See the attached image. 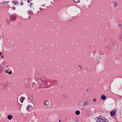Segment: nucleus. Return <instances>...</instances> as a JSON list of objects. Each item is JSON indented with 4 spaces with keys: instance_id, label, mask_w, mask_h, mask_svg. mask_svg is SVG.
<instances>
[{
    "instance_id": "f257e3e1",
    "label": "nucleus",
    "mask_w": 122,
    "mask_h": 122,
    "mask_svg": "<svg viewBox=\"0 0 122 122\" xmlns=\"http://www.w3.org/2000/svg\"><path fill=\"white\" fill-rule=\"evenodd\" d=\"M99 116L95 118V120L97 122H109L108 121L106 118H103L104 117Z\"/></svg>"
},
{
    "instance_id": "f03ea898",
    "label": "nucleus",
    "mask_w": 122,
    "mask_h": 122,
    "mask_svg": "<svg viewBox=\"0 0 122 122\" xmlns=\"http://www.w3.org/2000/svg\"><path fill=\"white\" fill-rule=\"evenodd\" d=\"M39 85L41 86V87H44L46 86L47 82L46 81H41V80H39L38 81Z\"/></svg>"
},
{
    "instance_id": "7ed1b4c3",
    "label": "nucleus",
    "mask_w": 122,
    "mask_h": 122,
    "mask_svg": "<svg viewBox=\"0 0 122 122\" xmlns=\"http://www.w3.org/2000/svg\"><path fill=\"white\" fill-rule=\"evenodd\" d=\"M33 106L29 105L27 106L26 110L28 112H30L33 110Z\"/></svg>"
},
{
    "instance_id": "20e7f679",
    "label": "nucleus",
    "mask_w": 122,
    "mask_h": 122,
    "mask_svg": "<svg viewBox=\"0 0 122 122\" xmlns=\"http://www.w3.org/2000/svg\"><path fill=\"white\" fill-rule=\"evenodd\" d=\"M10 18L11 21H14L16 19V16L14 14H12L10 15Z\"/></svg>"
},
{
    "instance_id": "39448f33",
    "label": "nucleus",
    "mask_w": 122,
    "mask_h": 122,
    "mask_svg": "<svg viewBox=\"0 0 122 122\" xmlns=\"http://www.w3.org/2000/svg\"><path fill=\"white\" fill-rule=\"evenodd\" d=\"M44 105L48 107V106L50 105H51L50 103V102H49V101L48 100H46L43 103Z\"/></svg>"
},
{
    "instance_id": "423d86ee",
    "label": "nucleus",
    "mask_w": 122,
    "mask_h": 122,
    "mask_svg": "<svg viewBox=\"0 0 122 122\" xmlns=\"http://www.w3.org/2000/svg\"><path fill=\"white\" fill-rule=\"evenodd\" d=\"M117 111V110L116 109L113 110L110 112L111 116H112L113 115H115L116 114V113Z\"/></svg>"
},
{
    "instance_id": "0eeeda50",
    "label": "nucleus",
    "mask_w": 122,
    "mask_h": 122,
    "mask_svg": "<svg viewBox=\"0 0 122 122\" xmlns=\"http://www.w3.org/2000/svg\"><path fill=\"white\" fill-rule=\"evenodd\" d=\"M112 4L113 6V7L114 8L117 7L118 5V3L116 1L112 2Z\"/></svg>"
},
{
    "instance_id": "6e6552de",
    "label": "nucleus",
    "mask_w": 122,
    "mask_h": 122,
    "mask_svg": "<svg viewBox=\"0 0 122 122\" xmlns=\"http://www.w3.org/2000/svg\"><path fill=\"white\" fill-rule=\"evenodd\" d=\"M101 99L103 100H106L107 99V97L105 95H102L101 96Z\"/></svg>"
},
{
    "instance_id": "1a4fd4ad",
    "label": "nucleus",
    "mask_w": 122,
    "mask_h": 122,
    "mask_svg": "<svg viewBox=\"0 0 122 122\" xmlns=\"http://www.w3.org/2000/svg\"><path fill=\"white\" fill-rule=\"evenodd\" d=\"M25 99V98L23 97H21L20 99V101L21 103H23L24 100Z\"/></svg>"
},
{
    "instance_id": "9d476101",
    "label": "nucleus",
    "mask_w": 122,
    "mask_h": 122,
    "mask_svg": "<svg viewBox=\"0 0 122 122\" xmlns=\"http://www.w3.org/2000/svg\"><path fill=\"white\" fill-rule=\"evenodd\" d=\"M28 98L30 101H31L33 100V98L32 96H29Z\"/></svg>"
},
{
    "instance_id": "9b49d317",
    "label": "nucleus",
    "mask_w": 122,
    "mask_h": 122,
    "mask_svg": "<svg viewBox=\"0 0 122 122\" xmlns=\"http://www.w3.org/2000/svg\"><path fill=\"white\" fill-rule=\"evenodd\" d=\"M7 117L9 120H10L12 119L13 116L11 115H9Z\"/></svg>"
},
{
    "instance_id": "f8f14e48",
    "label": "nucleus",
    "mask_w": 122,
    "mask_h": 122,
    "mask_svg": "<svg viewBox=\"0 0 122 122\" xmlns=\"http://www.w3.org/2000/svg\"><path fill=\"white\" fill-rule=\"evenodd\" d=\"M80 113V112L79 110H77L75 112V114L76 115H79Z\"/></svg>"
},
{
    "instance_id": "ddd939ff",
    "label": "nucleus",
    "mask_w": 122,
    "mask_h": 122,
    "mask_svg": "<svg viewBox=\"0 0 122 122\" xmlns=\"http://www.w3.org/2000/svg\"><path fill=\"white\" fill-rule=\"evenodd\" d=\"M89 104V102H86L84 103L83 105H84L85 106H86L87 105H88Z\"/></svg>"
},
{
    "instance_id": "4468645a",
    "label": "nucleus",
    "mask_w": 122,
    "mask_h": 122,
    "mask_svg": "<svg viewBox=\"0 0 122 122\" xmlns=\"http://www.w3.org/2000/svg\"><path fill=\"white\" fill-rule=\"evenodd\" d=\"M13 3L15 4V5H16L17 4L18 5L19 4L16 1H12Z\"/></svg>"
},
{
    "instance_id": "2eb2a0df",
    "label": "nucleus",
    "mask_w": 122,
    "mask_h": 122,
    "mask_svg": "<svg viewBox=\"0 0 122 122\" xmlns=\"http://www.w3.org/2000/svg\"><path fill=\"white\" fill-rule=\"evenodd\" d=\"M73 1L76 3H78L80 1V0H73Z\"/></svg>"
},
{
    "instance_id": "dca6fc26",
    "label": "nucleus",
    "mask_w": 122,
    "mask_h": 122,
    "mask_svg": "<svg viewBox=\"0 0 122 122\" xmlns=\"http://www.w3.org/2000/svg\"><path fill=\"white\" fill-rule=\"evenodd\" d=\"M28 13L29 14H33V12L31 10H29L28 11Z\"/></svg>"
},
{
    "instance_id": "f3484780",
    "label": "nucleus",
    "mask_w": 122,
    "mask_h": 122,
    "mask_svg": "<svg viewBox=\"0 0 122 122\" xmlns=\"http://www.w3.org/2000/svg\"><path fill=\"white\" fill-rule=\"evenodd\" d=\"M0 57L1 58L3 59L4 58V56L3 55H2Z\"/></svg>"
},
{
    "instance_id": "a211bd4d",
    "label": "nucleus",
    "mask_w": 122,
    "mask_h": 122,
    "mask_svg": "<svg viewBox=\"0 0 122 122\" xmlns=\"http://www.w3.org/2000/svg\"><path fill=\"white\" fill-rule=\"evenodd\" d=\"M23 2H21L20 3V4L21 5H22L23 4Z\"/></svg>"
},
{
    "instance_id": "6ab92c4d",
    "label": "nucleus",
    "mask_w": 122,
    "mask_h": 122,
    "mask_svg": "<svg viewBox=\"0 0 122 122\" xmlns=\"http://www.w3.org/2000/svg\"><path fill=\"white\" fill-rule=\"evenodd\" d=\"M96 101V100L95 98H94L93 99V101L94 102H95Z\"/></svg>"
},
{
    "instance_id": "aec40b11",
    "label": "nucleus",
    "mask_w": 122,
    "mask_h": 122,
    "mask_svg": "<svg viewBox=\"0 0 122 122\" xmlns=\"http://www.w3.org/2000/svg\"><path fill=\"white\" fill-rule=\"evenodd\" d=\"M12 9H13V10H15V9L16 8H15V7H14V6H13V7H12Z\"/></svg>"
},
{
    "instance_id": "412c9836",
    "label": "nucleus",
    "mask_w": 122,
    "mask_h": 122,
    "mask_svg": "<svg viewBox=\"0 0 122 122\" xmlns=\"http://www.w3.org/2000/svg\"><path fill=\"white\" fill-rule=\"evenodd\" d=\"M27 2L28 3H30V0H27Z\"/></svg>"
},
{
    "instance_id": "4be33fe9",
    "label": "nucleus",
    "mask_w": 122,
    "mask_h": 122,
    "mask_svg": "<svg viewBox=\"0 0 122 122\" xmlns=\"http://www.w3.org/2000/svg\"><path fill=\"white\" fill-rule=\"evenodd\" d=\"M8 73L9 74H11V73H12V72L11 71H10L9 72H8Z\"/></svg>"
},
{
    "instance_id": "5701e85b",
    "label": "nucleus",
    "mask_w": 122,
    "mask_h": 122,
    "mask_svg": "<svg viewBox=\"0 0 122 122\" xmlns=\"http://www.w3.org/2000/svg\"><path fill=\"white\" fill-rule=\"evenodd\" d=\"M30 16H29V17L28 18H27L26 17H25V18H24V19H28L30 17Z\"/></svg>"
},
{
    "instance_id": "b1692460",
    "label": "nucleus",
    "mask_w": 122,
    "mask_h": 122,
    "mask_svg": "<svg viewBox=\"0 0 122 122\" xmlns=\"http://www.w3.org/2000/svg\"><path fill=\"white\" fill-rule=\"evenodd\" d=\"M42 9L41 8H39V9L40 10H43V9Z\"/></svg>"
},
{
    "instance_id": "393cba45",
    "label": "nucleus",
    "mask_w": 122,
    "mask_h": 122,
    "mask_svg": "<svg viewBox=\"0 0 122 122\" xmlns=\"http://www.w3.org/2000/svg\"><path fill=\"white\" fill-rule=\"evenodd\" d=\"M2 55V53L0 51V56Z\"/></svg>"
},
{
    "instance_id": "a878e982",
    "label": "nucleus",
    "mask_w": 122,
    "mask_h": 122,
    "mask_svg": "<svg viewBox=\"0 0 122 122\" xmlns=\"http://www.w3.org/2000/svg\"><path fill=\"white\" fill-rule=\"evenodd\" d=\"M32 4H33V3H31L30 4V6H31V5H32Z\"/></svg>"
},
{
    "instance_id": "bb28decb",
    "label": "nucleus",
    "mask_w": 122,
    "mask_h": 122,
    "mask_svg": "<svg viewBox=\"0 0 122 122\" xmlns=\"http://www.w3.org/2000/svg\"><path fill=\"white\" fill-rule=\"evenodd\" d=\"M8 71L7 70H6L5 71V72L6 73H8Z\"/></svg>"
},
{
    "instance_id": "cd10ccee",
    "label": "nucleus",
    "mask_w": 122,
    "mask_h": 122,
    "mask_svg": "<svg viewBox=\"0 0 122 122\" xmlns=\"http://www.w3.org/2000/svg\"><path fill=\"white\" fill-rule=\"evenodd\" d=\"M79 66L81 68V67L80 66Z\"/></svg>"
},
{
    "instance_id": "c85d7f7f",
    "label": "nucleus",
    "mask_w": 122,
    "mask_h": 122,
    "mask_svg": "<svg viewBox=\"0 0 122 122\" xmlns=\"http://www.w3.org/2000/svg\"><path fill=\"white\" fill-rule=\"evenodd\" d=\"M53 2H52L51 1V4H53Z\"/></svg>"
},
{
    "instance_id": "c756f323",
    "label": "nucleus",
    "mask_w": 122,
    "mask_h": 122,
    "mask_svg": "<svg viewBox=\"0 0 122 122\" xmlns=\"http://www.w3.org/2000/svg\"><path fill=\"white\" fill-rule=\"evenodd\" d=\"M59 122H61V120H59Z\"/></svg>"
},
{
    "instance_id": "7c9ffc66",
    "label": "nucleus",
    "mask_w": 122,
    "mask_h": 122,
    "mask_svg": "<svg viewBox=\"0 0 122 122\" xmlns=\"http://www.w3.org/2000/svg\"><path fill=\"white\" fill-rule=\"evenodd\" d=\"M8 67V66H5V67H6V68H7V67Z\"/></svg>"
},
{
    "instance_id": "2f4dec72",
    "label": "nucleus",
    "mask_w": 122,
    "mask_h": 122,
    "mask_svg": "<svg viewBox=\"0 0 122 122\" xmlns=\"http://www.w3.org/2000/svg\"><path fill=\"white\" fill-rule=\"evenodd\" d=\"M37 12H39V11H37Z\"/></svg>"
},
{
    "instance_id": "473e14b6",
    "label": "nucleus",
    "mask_w": 122,
    "mask_h": 122,
    "mask_svg": "<svg viewBox=\"0 0 122 122\" xmlns=\"http://www.w3.org/2000/svg\"><path fill=\"white\" fill-rule=\"evenodd\" d=\"M118 26H120V25H118Z\"/></svg>"
},
{
    "instance_id": "72a5a7b5",
    "label": "nucleus",
    "mask_w": 122,
    "mask_h": 122,
    "mask_svg": "<svg viewBox=\"0 0 122 122\" xmlns=\"http://www.w3.org/2000/svg\"><path fill=\"white\" fill-rule=\"evenodd\" d=\"M118 26H120V25H118Z\"/></svg>"
},
{
    "instance_id": "f704fd0d",
    "label": "nucleus",
    "mask_w": 122,
    "mask_h": 122,
    "mask_svg": "<svg viewBox=\"0 0 122 122\" xmlns=\"http://www.w3.org/2000/svg\"><path fill=\"white\" fill-rule=\"evenodd\" d=\"M1 4V3H0V5Z\"/></svg>"
},
{
    "instance_id": "c9c22d12",
    "label": "nucleus",
    "mask_w": 122,
    "mask_h": 122,
    "mask_svg": "<svg viewBox=\"0 0 122 122\" xmlns=\"http://www.w3.org/2000/svg\"><path fill=\"white\" fill-rule=\"evenodd\" d=\"M44 7H45V6H43Z\"/></svg>"
}]
</instances>
